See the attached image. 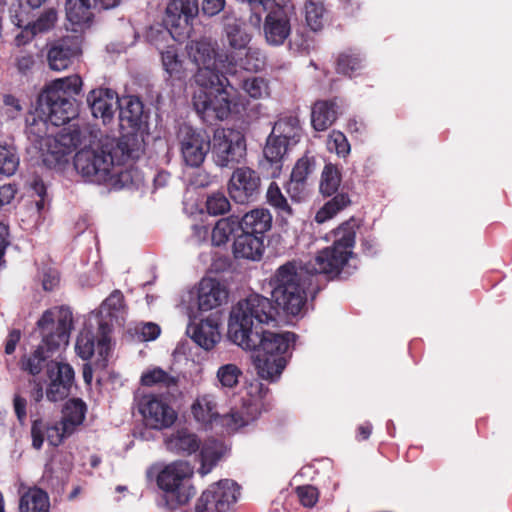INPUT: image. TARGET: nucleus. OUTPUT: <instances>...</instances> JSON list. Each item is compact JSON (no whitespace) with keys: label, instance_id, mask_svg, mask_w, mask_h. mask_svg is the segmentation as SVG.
Instances as JSON below:
<instances>
[{"label":"nucleus","instance_id":"nucleus-1","mask_svg":"<svg viewBox=\"0 0 512 512\" xmlns=\"http://www.w3.org/2000/svg\"><path fill=\"white\" fill-rule=\"evenodd\" d=\"M275 321L270 300L251 294L231 307L228 319L229 339L244 350L254 351L253 362L258 375L275 381L287 364V352L295 341L291 332L276 333L263 328Z\"/></svg>","mask_w":512,"mask_h":512},{"label":"nucleus","instance_id":"nucleus-2","mask_svg":"<svg viewBox=\"0 0 512 512\" xmlns=\"http://www.w3.org/2000/svg\"><path fill=\"white\" fill-rule=\"evenodd\" d=\"M82 85L77 74L52 81L40 94L35 111L26 118L27 135L48 165L61 163L80 143L84 132L63 129L54 135L50 130L77 115L75 96L80 94Z\"/></svg>","mask_w":512,"mask_h":512},{"label":"nucleus","instance_id":"nucleus-3","mask_svg":"<svg viewBox=\"0 0 512 512\" xmlns=\"http://www.w3.org/2000/svg\"><path fill=\"white\" fill-rule=\"evenodd\" d=\"M358 224L355 219L342 223L331 232L333 245L321 250L305 266L295 261L281 265L269 281L271 297L287 314L299 315L306 304L309 276L325 274L335 277L350 273Z\"/></svg>","mask_w":512,"mask_h":512},{"label":"nucleus","instance_id":"nucleus-4","mask_svg":"<svg viewBox=\"0 0 512 512\" xmlns=\"http://www.w3.org/2000/svg\"><path fill=\"white\" fill-rule=\"evenodd\" d=\"M186 51L197 67L194 81L198 89L193 94V106L204 121L226 119L244 106L242 97L226 77L237 64L233 54L216 53L214 44L207 38L191 40Z\"/></svg>","mask_w":512,"mask_h":512},{"label":"nucleus","instance_id":"nucleus-5","mask_svg":"<svg viewBox=\"0 0 512 512\" xmlns=\"http://www.w3.org/2000/svg\"><path fill=\"white\" fill-rule=\"evenodd\" d=\"M74 157V166L87 181L108 184L115 189L133 182L128 160L139 158L143 141L137 134L127 133L116 139L84 131Z\"/></svg>","mask_w":512,"mask_h":512},{"label":"nucleus","instance_id":"nucleus-6","mask_svg":"<svg viewBox=\"0 0 512 512\" xmlns=\"http://www.w3.org/2000/svg\"><path fill=\"white\" fill-rule=\"evenodd\" d=\"M268 388L255 380L245 386L241 396V407L222 413L213 393L198 394L191 406L190 412L194 421L202 427L212 428L221 426L230 431L238 430L254 422L266 409L265 398Z\"/></svg>","mask_w":512,"mask_h":512},{"label":"nucleus","instance_id":"nucleus-7","mask_svg":"<svg viewBox=\"0 0 512 512\" xmlns=\"http://www.w3.org/2000/svg\"><path fill=\"white\" fill-rule=\"evenodd\" d=\"M228 297L229 290L224 282L204 277L197 285L181 292L177 307L189 320H196L202 312L225 304Z\"/></svg>","mask_w":512,"mask_h":512},{"label":"nucleus","instance_id":"nucleus-8","mask_svg":"<svg viewBox=\"0 0 512 512\" xmlns=\"http://www.w3.org/2000/svg\"><path fill=\"white\" fill-rule=\"evenodd\" d=\"M193 467L187 461H174L165 465L158 473L157 484L165 493V501L170 509L185 505L194 496L191 484Z\"/></svg>","mask_w":512,"mask_h":512},{"label":"nucleus","instance_id":"nucleus-9","mask_svg":"<svg viewBox=\"0 0 512 512\" xmlns=\"http://www.w3.org/2000/svg\"><path fill=\"white\" fill-rule=\"evenodd\" d=\"M295 17L296 6L293 0H271L262 24L265 42L274 47L283 45L291 35L292 20Z\"/></svg>","mask_w":512,"mask_h":512},{"label":"nucleus","instance_id":"nucleus-10","mask_svg":"<svg viewBox=\"0 0 512 512\" xmlns=\"http://www.w3.org/2000/svg\"><path fill=\"white\" fill-rule=\"evenodd\" d=\"M72 324V312L67 307H52L42 314L37 327L47 351H56L68 345Z\"/></svg>","mask_w":512,"mask_h":512},{"label":"nucleus","instance_id":"nucleus-11","mask_svg":"<svg viewBox=\"0 0 512 512\" xmlns=\"http://www.w3.org/2000/svg\"><path fill=\"white\" fill-rule=\"evenodd\" d=\"M212 153L215 163L220 167L240 163L246 154L243 134L234 129H217L213 136Z\"/></svg>","mask_w":512,"mask_h":512},{"label":"nucleus","instance_id":"nucleus-12","mask_svg":"<svg viewBox=\"0 0 512 512\" xmlns=\"http://www.w3.org/2000/svg\"><path fill=\"white\" fill-rule=\"evenodd\" d=\"M199 12L198 0H171L166 8L165 24L175 41H180L190 31L191 21Z\"/></svg>","mask_w":512,"mask_h":512},{"label":"nucleus","instance_id":"nucleus-13","mask_svg":"<svg viewBox=\"0 0 512 512\" xmlns=\"http://www.w3.org/2000/svg\"><path fill=\"white\" fill-rule=\"evenodd\" d=\"M178 137L184 162L191 167L200 166L211 148L209 135L203 130L184 125Z\"/></svg>","mask_w":512,"mask_h":512},{"label":"nucleus","instance_id":"nucleus-14","mask_svg":"<svg viewBox=\"0 0 512 512\" xmlns=\"http://www.w3.org/2000/svg\"><path fill=\"white\" fill-rule=\"evenodd\" d=\"M138 410L145 425L152 429L170 427L176 420L175 410L160 396L146 394L139 398Z\"/></svg>","mask_w":512,"mask_h":512},{"label":"nucleus","instance_id":"nucleus-15","mask_svg":"<svg viewBox=\"0 0 512 512\" xmlns=\"http://www.w3.org/2000/svg\"><path fill=\"white\" fill-rule=\"evenodd\" d=\"M260 183L261 180L256 171L248 167H239L230 177L228 192L235 202L246 203L258 194Z\"/></svg>","mask_w":512,"mask_h":512},{"label":"nucleus","instance_id":"nucleus-16","mask_svg":"<svg viewBox=\"0 0 512 512\" xmlns=\"http://www.w3.org/2000/svg\"><path fill=\"white\" fill-rule=\"evenodd\" d=\"M47 375L50 381L46 390L47 399L51 402L64 399L74 379L72 367L67 363L50 361L47 364Z\"/></svg>","mask_w":512,"mask_h":512},{"label":"nucleus","instance_id":"nucleus-17","mask_svg":"<svg viewBox=\"0 0 512 512\" xmlns=\"http://www.w3.org/2000/svg\"><path fill=\"white\" fill-rule=\"evenodd\" d=\"M81 54V39L79 36H66L56 41L50 47L47 55L49 67L54 71L67 69Z\"/></svg>","mask_w":512,"mask_h":512},{"label":"nucleus","instance_id":"nucleus-18","mask_svg":"<svg viewBox=\"0 0 512 512\" xmlns=\"http://www.w3.org/2000/svg\"><path fill=\"white\" fill-rule=\"evenodd\" d=\"M99 325L101 335L97 339V343H95L92 333L88 330L82 331L77 338L76 351L84 360L91 358L95 353H97L99 359L105 362L110 355L112 345L111 340L107 335V323Z\"/></svg>","mask_w":512,"mask_h":512},{"label":"nucleus","instance_id":"nucleus-19","mask_svg":"<svg viewBox=\"0 0 512 512\" xmlns=\"http://www.w3.org/2000/svg\"><path fill=\"white\" fill-rule=\"evenodd\" d=\"M87 103L93 117L100 118L106 124L118 110L119 97L111 89L98 88L88 93Z\"/></svg>","mask_w":512,"mask_h":512},{"label":"nucleus","instance_id":"nucleus-20","mask_svg":"<svg viewBox=\"0 0 512 512\" xmlns=\"http://www.w3.org/2000/svg\"><path fill=\"white\" fill-rule=\"evenodd\" d=\"M160 53L161 66L165 73V80L174 84L183 82L188 77V70L183 57L180 55V48L176 44H169L166 47H157Z\"/></svg>","mask_w":512,"mask_h":512},{"label":"nucleus","instance_id":"nucleus-21","mask_svg":"<svg viewBox=\"0 0 512 512\" xmlns=\"http://www.w3.org/2000/svg\"><path fill=\"white\" fill-rule=\"evenodd\" d=\"M193 321L189 320L187 333L204 350L213 349L221 339L218 324L211 317H207L197 324H194Z\"/></svg>","mask_w":512,"mask_h":512},{"label":"nucleus","instance_id":"nucleus-22","mask_svg":"<svg viewBox=\"0 0 512 512\" xmlns=\"http://www.w3.org/2000/svg\"><path fill=\"white\" fill-rule=\"evenodd\" d=\"M72 434L64 430V424L61 421L47 426L43 421L35 420L31 427L32 446L35 449H40L45 436L51 445L58 446L65 438L70 437Z\"/></svg>","mask_w":512,"mask_h":512},{"label":"nucleus","instance_id":"nucleus-23","mask_svg":"<svg viewBox=\"0 0 512 512\" xmlns=\"http://www.w3.org/2000/svg\"><path fill=\"white\" fill-rule=\"evenodd\" d=\"M264 252L263 237L241 231L233 243V253L237 258L259 260Z\"/></svg>","mask_w":512,"mask_h":512},{"label":"nucleus","instance_id":"nucleus-24","mask_svg":"<svg viewBox=\"0 0 512 512\" xmlns=\"http://www.w3.org/2000/svg\"><path fill=\"white\" fill-rule=\"evenodd\" d=\"M165 444L172 452L190 455L200 449L201 441L191 430L180 428L166 438Z\"/></svg>","mask_w":512,"mask_h":512},{"label":"nucleus","instance_id":"nucleus-25","mask_svg":"<svg viewBox=\"0 0 512 512\" xmlns=\"http://www.w3.org/2000/svg\"><path fill=\"white\" fill-rule=\"evenodd\" d=\"M271 226L272 215L269 210L264 208L253 209L239 220L241 231L261 237L270 230Z\"/></svg>","mask_w":512,"mask_h":512},{"label":"nucleus","instance_id":"nucleus-26","mask_svg":"<svg viewBox=\"0 0 512 512\" xmlns=\"http://www.w3.org/2000/svg\"><path fill=\"white\" fill-rule=\"evenodd\" d=\"M207 490L216 500V506L218 505V509L214 511L227 512L236 503L240 495L239 486L234 481L228 479L210 485Z\"/></svg>","mask_w":512,"mask_h":512},{"label":"nucleus","instance_id":"nucleus-27","mask_svg":"<svg viewBox=\"0 0 512 512\" xmlns=\"http://www.w3.org/2000/svg\"><path fill=\"white\" fill-rule=\"evenodd\" d=\"M99 314L102 318L100 324L107 323V331L113 321L120 325L126 314L123 294L118 290L113 291L101 304Z\"/></svg>","mask_w":512,"mask_h":512},{"label":"nucleus","instance_id":"nucleus-28","mask_svg":"<svg viewBox=\"0 0 512 512\" xmlns=\"http://www.w3.org/2000/svg\"><path fill=\"white\" fill-rule=\"evenodd\" d=\"M92 7H94L93 0L66 1V15L72 25V30L77 32L89 25L92 18Z\"/></svg>","mask_w":512,"mask_h":512},{"label":"nucleus","instance_id":"nucleus-29","mask_svg":"<svg viewBox=\"0 0 512 512\" xmlns=\"http://www.w3.org/2000/svg\"><path fill=\"white\" fill-rule=\"evenodd\" d=\"M87 406L84 401L78 398L68 400L62 409L61 422L64 430L68 433H75L85 419Z\"/></svg>","mask_w":512,"mask_h":512},{"label":"nucleus","instance_id":"nucleus-30","mask_svg":"<svg viewBox=\"0 0 512 512\" xmlns=\"http://www.w3.org/2000/svg\"><path fill=\"white\" fill-rule=\"evenodd\" d=\"M50 501L47 493L37 487L21 491L20 512H49Z\"/></svg>","mask_w":512,"mask_h":512},{"label":"nucleus","instance_id":"nucleus-31","mask_svg":"<svg viewBox=\"0 0 512 512\" xmlns=\"http://www.w3.org/2000/svg\"><path fill=\"white\" fill-rule=\"evenodd\" d=\"M225 37L229 47L225 55L233 54L235 57L242 55L243 51L249 48L252 38L236 20L225 25Z\"/></svg>","mask_w":512,"mask_h":512},{"label":"nucleus","instance_id":"nucleus-32","mask_svg":"<svg viewBox=\"0 0 512 512\" xmlns=\"http://www.w3.org/2000/svg\"><path fill=\"white\" fill-rule=\"evenodd\" d=\"M337 106L332 101H317L311 111V124L316 131H325L337 119Z\"/></svg>","mask_w":512,"mask_h":512},{"label":"nucleus","instance_id":"nucleus-33","mask_svg":"<svg viewBox=\"0 0 512 512\" xmlns=\"http://www.w3.org/2000/svg\"><path fill=\"white\" fill-rule=\"evenodd\" d=\"M272 132L287 143L296 144L301 135L299 119L296 115H283L274 124Z\"/></svg>","mask_w":512,"mask_h":512},{"label":"nucleus","instance_id":"nucleus-34","mask_svg":"<svg viewBox=\"0 0 512 512\" xmlns=\"http://www.w3.org/2000/svg\"><path fill=\"white\" fill-rule=\"evenodd\" d=\"M118 110L121 122H127L131 127H136L141 122L143 105L138 98L127 96L119 99Z\"/></svg>","mask_w":512,"mask_h":512},{"label":"nucleus","instance_id":"nucleus-35","mask_svg":"<svg viewBox=\"0 0 512 512\" xmlns=\"http://www.w3.org/2000/svg\"><path fill=\"white\" fill-rule=\"evenodd\" d=\"M239 229V218L237 216H229L221 218L215 224L211 232V241L215 246L226 244L230 236Z\"/></svg>","mask_w":512,"mask_h":512},{"label":"nucleus","instance_id":"nucleus-36","mask_svg":"<svg viewBox=\"0 0 512 512\" xmlns=\"http://www.w3.org/2000/svg\"><path fill=\"white\" fill-rule=\"evenodd\" d=\"M54 352L47 351V346L42 341L32 354L23 357L21 361L22 370L27 371L31 375H38L44 366L47 367L48 363H46V360Z\"/></svg>","mask_w":512,"mask_h":512},{"label":"nucleus","instance_id":"nucleus-37","mask_svg":"<svg viewBox=\"0 0 512 512\" xmlns=\"http://www.w3.org/2000/svg\"><path fill=\"white\" fill-rule=\"evenodd\" d=\"M349 204L350 199L346 194H337L317 211L315 221L322 224L332 219L338 212L346 208Z\"/></svg>","mask_w":512,"mask_h":512},{"label":"nucleus","instance_id":"nucleus-38","mask_svg":"<svg viewBox=\"0 0 512 512\" xmlns=\"http://www.w3.org/2000/svg\"><path fill=\"white\" fill-rule=\"evenodd\" d=\"M237 64L234 66L231 74L235 72L237 66L244 70L257 72L264 66V56L258 48L249 47L243 51V54L236 56Z\"/></svg>","mask_w":512,"mask_h":512},{"label":"nucleus","instance_id":"nucleus-39","mask_svg":"<svg viewBox=\"0 0 512 512\" xmlns=\"http://www.w3.org/2000/svg\"><path fill=\"white\" fill-rule=\"evenodd\" d=\"M291 143H287L283 138L277 137L273 132L267 139L266 146L264 148V156L272 164L278 165L283 156L285 155L287 148ZM277 169L279 166L276 167Z\"/></svg>","mask_w":512,"mask_h":512},{"label":"nucleus","instance_id":"nucleus-40","mask_svg":"<svg viewBox=\"0 0 512 512\" xmlns=\"http://www.w3.org/2000/svg\"><path fill=\"white\" fill-rule=\"evenodd\" d=\"M241 88L250 98L255 100L270 96L269 82L263 77H248L242 81Z\"/></svg>","mask_w":512,"mask_h":512},{"label":"nucleus","instance_id":"nucleus-41","mask_svg":"<svg viewBox=\"0 0 512 512\" xmlns=\"http://www.w3.org/2000/svg\"><path fill=\"white\" fill-rule=\"evenodd\" d=\"M340 183L341 174L339 169L331 163L326 164L321 173L320 192L323 195L330 196L338 190Z\"/></svg>","mask_w":512,"mask_h":512},{"label":"nucleus","instance_id":"nucleus-42","mask_svg":"<svg viewBox=\"0 0 512 512\" xmlns=\"http://www.w3.org/2000/svg\"><path fill=\"white\" fill-rule=\"evenodd\" d=\"M304 14L307 26L312 31H319L324 25V6L320 1L307 0L304 3Z\"/></svg>","mask_w":512,"mask_h":512},{"label":"nucleus","instance_id":"nucleus-43","mask_svg":"<svg viewBox=\"0 0 512 512\" xmlns=\"http://www.w3.org/2000/svg\"><path fill=\"white\" fill-rule=\"evenodd\" d=\"M241 369L233 363L221 365L216 371L218 385L222 389H233L239 383Z\"/></svg>","mask_w":512,"mask_h":512},{"label":"nucleus","instance_id":"nucleus-44","mask_svg":"<svg viewBox=\"0 0 512 512\" xmlns=\"http://www.w3.org/2000/svg\"><path fill=\"white\" fill-rule=\"evenodd\" d=\"M141 384L144 386H165L176 385V379L161 368H149L141 376Z\"/></svg>","mask_w":512,"mask_h":512},{"label":"nucleus","instance_id":"nucleus-45","mask_svg":"<svg viewBox=\"0 0 512 512\" xmlns=\"http://www.w3.org/2000/svg\"><path fill=\"white\" fill-rule=\"evenodd\" d=\"M201 467L199 473L202 475L208 474L213 466L220 458V445L216 441H208L204 443L200 450Z\"/></svg>","mask_w":512,"mask_h":512},{"label":"nucleus","instance_id":"nucleus-46","mask_svg":"<svg viewBox=\"0 0 512 512\" xmlns=\"http://www.w3.org/2000/svg\"><path fill=\"white\" fill-rule=\"evenodd\" d=\"M362 58L359 53L352 51L343 52L337 59V72L343 75L352 76L362 68Z\"/></svg>","mask_w":512,"mask_h":512},{"label":"nucleus","instance_id":"nucleus-47","mask_svg":"<svg viewBox=\"0 0 512 512\" xmlns=\"http://www.w3.org/2000/svg\"><path fill=\"white\" fill-rule=\"evenodd\" d=\"M19 166V157L13 146L0 144V174L13 175Z\"/></svg>","mask_w":512,"mask_h":512},{"label":"nucleus","instance_id":"nucleus-48","mask_svg":"<svg viewBox=\"0 0 512 512\" xmlns=\"http://www.w3.org/2000/svg\"><path fill=\"white\" fill-rule=\"evenodd\" d=\"M57 14L55 10L49 9L43 12L36 21L26 26V32L30 31L31 36L49 31L55 24Z\"/></svg>","mask_w":512,"mask_h":512},{"label":"nucleus","instance_id":"nucleus-49","mask_svg":"<svg viewBox=\"0 0 512 512\" xmlns=\"http://www.w3.org/2000/svg\"><path fill=\"white\" fill-rule=\"evenodd\" d=\"M266 197L267 202L275 209H277L279 213L288 215L292 213L291 207L289 206L287 199L282 194L279 186L275 182H272L269 185Z\"/></svg>","mask_w":512,"mask_h":512},{"label":"nucleus","instance_id":"nucleus-50","mask_svg":"<svg viewBox=\"0 0 512 512\" xmlns=\"http://www.w3.org/2000/svg\"><path fill=\"white\" fill-rule=\"evenodd\" d=\"M328 151L336 153L339 157H346L350 153V144L346 136L337 130H333L327 139Z\"/></svg>","mask_w":512,"mask_h":512},{"label":"nucleus","instance_id":"nucleus-51","mask_svg":"<svg viewBox=\"0 0 512 512\" xmlns=\"http://www.w3.org/2000/svg\"><path fill=\"white\" fill-rule=\"evenodd\" d=\"M230 207V202L223 193L217 192L207 197L206 209L210 215L225 214L230 210Z\"/></svg>","mask_w":512,"mask_h":512},{"label":"nucleus","instance_id":"nucleus-52","mask_svg":"<svg viewBox=\"0 0 512 512\" xmlns=\"http://www.w3.org/2000/svg\"><path fill=\"white\" fill-rule=\"evenodd\" d=\"M313 170V161L308 157H303L299 159L295 164L291 173V179L293 181H297L298 183H301L302 181L307 182V178L313 172Z\"/></svg>","mask_w":512,"mask_h":512},{"label":"nucleus","instance_id":"nucleus-53","mask_svg":"<svg viewBox=\"0 0 512 512\" xmlns=\"http://www.w3.org/2000/svg\"><path fill=\"white\" fill-rule=\"evenodd\" d=\"M296 493L301 504L305 507H313L319 498L317 489L311 485L299 486Z\"/></svg>","mask_w":512,"mask_h":512},{"label":"nucleus","instance_id":"nucleus-54","mask_svg":"<svg viewBox=\"0 0 512 512\" xmlns=\"http://www.w3.org/2000/svg\"><path fill=\"white\" fill-rule=\"evenodd\" d=\"M218 509L216 507V500L212 497V494L206 489L200 498L197 500L195 505L194 512H224V511H214Z\"/></svg>","mask_w":512,"mask_h":512},{"label":"nucleus","instance_id":"nucleus-55","mask_svg":"<svg viewBox=\"0 0 512 512\" xmlns=\"http://www.w3.org/2000/svg\"><path fill=\"white\" fill-rule=\"evenodd\" d=\"M139 338L142 341H153L159 337L161 333L160 327L152 322L142 324L138 330Z\"/></svg>","mask_w":512,"mask_h":512},{"label":"nucleus","instance_id":"nucleus-56","mask_svg":"<svg viewBox=\"0 0 512 512\" xmlns=\"http://www.w3.org/2000/svg\"><path fill=\"white\" fill-rule=\"evenodd\" d=\"M32 190L38 196V199L34 201V204L32 205L31 209L33 213L38 216L45 205L44 196L46 194V188L42 181L35 180L32 185Z\"/></svg>","mask_w":512,"mask_h":512},{"label":"nucleus","instance_id":"nucleus-57","mask_svg":"<svg viewBox=\"0 0 512 512\" xmlns=\"http://www.w3.org/2000/svg\"><path fill=\"white\" fill-rule=\"evenodd\" d=\"M225 7V0H202L201 9L207 16L220 13Z\"/></svg>","mask_w":512,"mask_h":512},{"label":"nucleus","instance_id":"nucleus-58","mask_svg":"<svg viewBox=\"0 0 512 512\" xmlns=\"http://www.w3.org/2000/svg\"><path fill=\"white\" fill-rule=\"evenodd\" d=\"M288 193L297 201H301L307 195V182L298 183L297 181L290 180L288 184Z\"/></svg>","mask_w":512,"mask_h":512},{"label":"nucleus","instance_id":"nucleus-59","mask_svg":"<svg viewBox=\"0 0 512 512\" xmlns=\"http://www.w3.org/2000/svg\"><path fill=\"white\" fill-rule=\"evenodd\" d=\"M42 286L46 291L53 290L59 283V275L58 272L54 269H48L43 272L42 275Z\"/></svg>","mask_w":512,"mask_h":512},{"label":"nucleus","instance_id":"nucleus-60","mask_svg":"<svg viewBox=\"0 0 512 512\" xmlns=\"http://www.w3.org/2000/svg\"><path fill=\"white\" fill-rule=\"evenodd\" d=\"M4 104L8 109L9 116L14 118L22 110V106L17 98L12 95L4 96Z\"/></svg>","mask_w":512,"mask_h":512},{"label":"nucleus","instance_id":"nucleus-61","mask_svg":"<svg viewBox=\"0 0 512 512\" xmlns=\"http://www.w3.org/2000/svg\"><path fill=\"white\" fill-rule=\"evenodd\" d=\"M16 189L11 184L0 186V207L9 204L15 197Z\"/></svg>","mask_w":512,"mask_h":512},{"label":"nucleus","instance_id":"nucleus-62","mask_svg":"<svg viewBox=\"0 0 512 512\" xmlns=\"http://www.w3.org/2000/svg\"><path fill=\"white\" fill-rule=\"evenodd\" d=\"M13 405H14L15 414H16L18 420L20 422H23L26 419V415H27L26 399L19 395H15Z\"/></svg>","mask_w":512,"mask_h":512},{"label":"nucleus","instance_id":"nucleus-63","mask_svg":"<svg viewBox=\"0 0 512 512\" xmlns=\"http://www.w3.org/2000/svg\"><path fill=\"white\" fill-rule=\"evenodd\" d=\"M20 338H21V333L19 330H13L9 333L7 341H6V345H5L6 354H12L15 351L16 346H17L18 342L20 341Z\"/></svg>","mask_w":512,"mask_h":512},{"label":"nucleus","instance_id":"nucleus-64","mask_svg":"<svg viewBox=\"0 0 512 512\" xmlns=\"http://www.w3.org/2000/svg\"><path fill=\"white\" fill-rule=\"evenodd\" d=\"M34 65L32 55H23L17 59V68L21 73L28 72Z\"/></svg>","mask_w":512,"mask_h":512}]
</instances>
